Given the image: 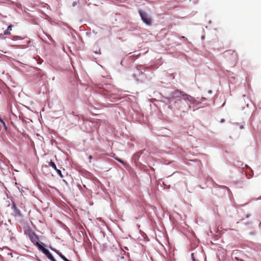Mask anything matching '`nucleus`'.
I'll return each instance as SVG.
<instances>
[{
  "label": "nucleus",
  "mask_w": 261,
  "mask_h": 261,
  "mask_svg": "<svg viewBox=\"0 0 261 261\" xmlns=\"http://www.w3.org/2000/svg\"><path fill=\"white\" fill-rule=\"evenodd\" d=\"M194 98L184 92L180 91V111L182 112H188L191 107V105L194 103Z\"/></svg>",
  "instance_id": "obj_1"
},
{
  "label": "nucleus",
  "mask_w": 261,
  "mask_h": 261,
  "mask_svg": "<svg viewBox=\"0 0 261 261\" xmlns=\"http://www.w3.org/2000/svg\"><path fill=\"white\" fill-rule=\"evenodd\" d=\"M139 13L143 21L147 25H151L152 20L151 18L147 15V14L141 10L139 11Z\"/></svg>",
  "instance_id": "obj_2"
},
{
  "label": "nucleus",
  "mask_w": 261,
  "mask_h": 261,
  "mask_svg": "<svg viewBox=\"0 0 261 261\" xmlns=\"http://www.w3.org/2000/svg\"><path fill=\"white\" fill-rule=\"evenodd\" d=\"M12 209L13 210L14 215L15 217H21L22 214L20 210L17 208L16 204L13 202L12 204Z\"/></svg>",
  "instance_id": "obj_3"
},
{
  "label": "nucleus",
  "mask_w": 261,
  "mask_h": 261,
  "mask_svg": "<svg viewBox=\"0 0 261 261\" xmlns=\"http://www.w3.org/2000/svg\"><path fill=\"white\" fill-rule=\"evenodd\" d=\"M42 252L47 256V257L50 259L51 261H56V260L54 258L53 256L51 254V253L47 249H42Z\"/></svg>",
  "instance_id": "obj_4"
},
{
  "label": "nucleus",
  "mask_w": 261,
  "mask_h": 261,
  "mask_svg": "<svg viewBox=\"0 0 261 261\" xmlns=\"http://www.w3.org/2000/svg\"><path fill=\"white\" fill-rule=\"evenodd\" d=\"M30 237L31 240L35 245L36 244L37 242H39L38 237L35 234L33 233L32 235H30Z\"/></svg>",
  "instance_id": "obj_5"
},
{
  "label": "nucleus",
  "mask_w": 261,
  "mask_h": 261,
  "mask_svg": "<svg viewBox=\"0 0 261 261\" xmlns=\"http://www.w3.org/2000/svg\"><path fill=\"white\" fill-rule=\"evenodd\" d=\"M224 54L225 55V56H228L229 55H233V54H234V59H236V57L237 56V54L236 53H235V51L231 49L227 50L224 51Z\"/></svg>",
  "instance_id": "obj_6"
},
{
  "label": "nucleus",
  "mask_w": 261,
  "mask_h": 261,
  "mask_svg": "<svg viewBox=\"0 0 261 261\" xmlns=\"http://www.w3.org/2000/svg\"><path fill=\"white\" fill-rule=\"evenodd\" d=\"M13 25L12 24L9 25L7 29L4 32V35H9L11 34V31L12 30Z\"/></svg>",
  "instance_id": "obj_7"
},
{
  "label": "nucleus",
  "mask_w": 261,
  "mask_h": 261,
  "mask_svg": "<svg viewBox=\"0 0 261 261\" xmlns=\"http://www.w3.org/2000/svg\"><path fill=\"white\" fill-rule=\"evenodd\" d=\"M56 253L58 254L59 255V256L64 261H66L68 259L64 256L63 255L61 252H60L59 251L57 250H54Z\"/></svg>",
  "instance_id": "obj_8"
},
{
  "label": "nucleus",
  "mask_w": 261,
  "mask_h": 261,
  "mask_svg": "<svg viewBox=\"0 0 261 261\" xmlns=\"http://www.w3.org/2000/svg\"><path fill=\"white\" fill-rule=\"evenodd\" d=\"M35 245H36L38 247V248L42 251V249L43 250L44 249H45L43 246V243H40L39 242H37V243Z\"/></svg>",
  "instance_id": "obj_9"
},
{
  "label": "nucleus",
  "mask_w": 261,
  "mask_h": 261,
  "mask_svg": "<svg viewBox=\"0 0 261 261\" xmlns=\"http://www.w3.org/2000/svg\"><path fill=\"white\" fill-rule=\"evenodd\" d=\"M49 164V166L52 167L54 169H55V170H57V168L56 165L55 164V163H54L53 162H50Z\"/></svg>",
  "instance_id": "obj_10"
},
{
  "label": "nucleus",
  "mask_w": 261,
  "mask_h": 261,
  "mask_svg": "<svg viewBox=\"0 0 261 261\" xmlns=\"http://www.w3.org/2000/svg\"><path fill=\"white\" fill-rule=\"evenodd\" d=\"M0 121L2 123L3 126L5 128V129L7 130V126H6V125L5 122L2 119H0Z\"/></svg>",
  "instance_id": "obj_11"
},
{
  "label": "nucleus",
  "mask_w": 261,
  "mask_h": 261,
  "mask_svg": "<svg viewBox=\"0 0 261 261\" xmlns=\"http://www.w3.org/2000/svg\"><path fill=\"white\" fill-rule=\"evenodd\" d=\"M141 154V152H137L134 154V158H138L140 156V155Z\"/></svg>",
  "instance_id": "obj_12"
},
{
  "label": "nucleus",
  "mask_w": 261,
  "mask_h": 261,
  "mask_svg": "<svg viewBox=\"0 0 261 261\" xmlns=\"http://www.w3.org/2000/svg\"><path fill=\"white\" fill-rule=\"evenodd\" d=\"M115 159H116L117 161H118L119 162H120V163H122V164H124V162L122 160H121V159H119V158H115Z\"/></svg>",
  "instance_id": "obj_13"
},
{
  "label": "nucleus",
  "mask_w": 261,
  "mask_h": 261,
  "mask_svg": "<svg viewBox=\"0 0 261 261\" xmlns=\"http://www.w3.org/2000/svg\"><path fill=\"white\" fill-rule=\"evenodd\" d=\"M56 170L57 171V173L60 175L61 177L63 176L61 174V171L60 170L57 169V170Z\"/></svg>",
  "instance_id": "obj_14"
},
{
  "label": "nucleus",
  "mask_w": 261,
  "mask_h": 261,
  "mask_svg": "<svg viewBox=\"0 0 261 261\" xmlns=\"http://www.w3.org/2000/svg\"><path fill=\"white\" fill-rule=\"evenodd\" d=\"M191 257H192L193 261H195V258L194 256V253H192L191 254Z\"/></svg>",
  "instance_id": "obj_15"
},
{
  "label": "nucleus",
  "mask_w": 261,
  "mask_h": 261,
  "mask_svg": "<svg viewBox=\"0 0 261 261\" xmlns=\"http://www.w3.org/2000/svg\"><path fill=\"white\" fill-rule=\"evenodd\" d=\"M92 159V155H90L89 156V159L90 162H91V160Z\"/></svg>",
  "instance_id": "obj_16"
},
{
  "label": "nucleus",
  "mask_w": 261,
  "mask_h": 261,
  "mask_svg": "<svg viewBox=\"0 0 261 261\" xmlns=\"http://www.w3.org/2000/svg\"><path fill=\"white\" fill-rule=\"evenodd\" d=\"M76 4H76V2H73V4H72V6H75V5H76Z\"/></svg>",
  "instance_id": "obj_17"
},
{
  "label": "nucleus",
  "mask_w": 261,
  "mask_h": 261,
  "mask_svg": "<svg viewBox=\"0 0 261 261\" xmlns=\"http://www.w3.org/2000/svg\"><path fill=\"white\" fill-rule=\"evenodd\" d=\"M225 121V120L224 119H222L220 121L221 123L224 122Z\"/></svg>",
  "instance_id": "obj_18"
},
{
  "label": "nucleus",
  "mask_w": 261,
  "mask_h": 261,
  "mask_svg": "<svg viewBox=\"0 0 261 261\" xmlns=\"http://www.w3.org/2000/svg\"><path fill=\"white\" fill-rule=\"evenodd\" d=\"M180 38H185V37L184 36H181V37H180Z\"/></svg>",
  "instance_id": "obj_19"
},
{
  "label": "nucleus",
  "mask_w": 261,
  "mask_h": 261,
  "mask_svg": "<svg viewBox=\"0 0 261 261\" xmlns=\"http://www.w3.org/2000/svg\"><path fill=\"white\" fill-rule=\"evenodd\" d=\"M66 261H70L69 260L67 259Z\"/></svg>",
  "instance_id": "obj_20"
}]
</instances>
